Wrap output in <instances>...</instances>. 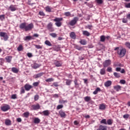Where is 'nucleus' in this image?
<instances>
[{
    "label": "nucleus",
    "mask_w": 130,
    "mask_h": 130,
    "mask_svg": "<svg viewBox=\"0 0 130 130\" xmlns=\"http://www.w3.org/2000/svg\"><path fill=\"white\" fill-rule=\"evenodd\" d=\"M120 83L121 84H125V80H121L120 81Z\"/></svg>",
    "instance_id": "61"
},
{
    "label": "nucleus",
    "mask_w": 130,
    "mask_h": 130,
    "mask_svg": "<svg viewBox=\"0 0 130 130\" xmlns=\"http://www.w3.org/2000/svg\"><path fill=\"white\" fill-rule=\"evenodd\" d=\"M53 81H54V79H53V78H48L45 80V81L47 83H50L51 82H53Z\"/></svg>",
    "instance_id": "32"
},
{
    "label": "nucleus",
    "mask_w": 130,
    "mask_h": 130,
    "mask_svg": "<svg viewBox=\"0 0 130 130\" xmlns=\"http://www.w3.org/2000/svg\"><path fill=\"white\" fill-rule=\"evenodd\" d=\"M101 91V89L100 88L98 87L95 89V90L93 92V94L94 95H96L98 93V92H100Z\"/></svg>",
    "instance_id": "23"
},
{
    "label": "nucleus",
    "mask_w": 130,
    "mask_h": 130,
    "mask_svg": "<svg viewBox=\"0 0 130 130\" xmlns=\"http://www.w3.org/2000/svg\"><path fill=\"white\" fill-rule=\"evenodd\" d=\"M45 10L46 12H48V13L51 12V8L49 6L46 7Z\"/></svg>",
    "instance_id": "31"
},
{
    "label": "nucleus",
    "mask_w": 130,
    "mask_h": 130,
    "mask_svg": "<svg viewBox=\"0 0 130 130\" xmlns=\"http://www.w3.org/2000/svg\"><path fill=\"white\" fill-rule=\"evenodd\" d=\"M32 85L34 87H37L39 85V82H34Z\"/></svg>",
    "instance_id": "49"
},
{
    "label": "nucleus",
    "mask_w": 130,
    "mask_h": 130,
    "mask_svg": "<svg viewBox=\"0 0 130 130\" xmlns=\"http://www.w3.org/2000/svg\"><path fill=\"white\" fill-rule=\"evenodd\" d=\"M39 15L40 16H45V14H44V12H43V11H40Z\"/></svg>",
    "instance_id": "59"
},
{
    "label": "nucleus",
    "mask_w": 130,
    "mask_h": 130,
    "mask_svg": "<svg viewBox=\"0 0 130 130\" xmlns=\"http://www.w3.org/2000/svg\"><path fill=\"white\" fill-rule=\"evenodd\" d=\"M79 21V18L75 17L73 18V20H72L70 22L69 24L70 26H75L76 24H77V22Z\"/></svg>",
    "instance_id": "5"
},
{
    "label": "nucleus",
    "mask_w": 130,
    "mask_h": 130,
    "mask_svg": "<svg viewBox=\"0 0 130 130\" xmlns=\"http://www.w3.org/2000/svg\"><path fill=\"white\" fill-rule=\"evenodd\" d=\"M62 108H63V105H59L56 107L57 110H59V109H61Z\"/></svg>",
    "instance_id": "41"
},
{
    "label": "nucleus",
    "mask_w": 130,
    "mask_h": 130,
    "mask_svg": "<svg viewBox=\"0 0 130 130\" xmlns=\"http://www.w3.org/2000/svg\"><path fill=\"white\" fill-rule=\"evenodd\" d=\"M32 88L33 86L29 84H26L24 85V89L26 91H30V90H31V89H32Z\"/></svg>",
    "instance_id": "10"
},
{
    "label": "nucleus",
    "mask_w": 130,
    "mask_h": 130,
    "mask_svg": "<svg viewBox=\"0 0 130 130\" xmlns=\"http://www.w3.org/2000/svg\"><path fill=\"white\" fill-rule=\"evenodd\" d=\"M79 42L82 45H86L87 44V42L85 40H82Z\"/></svg>",
    "instance_id": "38"
},
{
    "label": "nucleus",
    "mask_w": 130,
    "mask_h": 130,
    "mask_svg": "<svg viewBox=\"0 0 130 130\" xmlns=\"http://www.w3.org/2000/svg\"><path fill=\"white\" fill-rule=\"evenodd\" d=\"M70 36L72 39H76L77 37V36H76V34L74 31H72L70 34Z\"/></svg>",
    "instance_id": "17"
},
{
    "label": "nucleus",
    "mask_w": 130,
    "mask_h": 130,
    "mask_svg": "<svg viewBox=\"0 0 130 130\" xmlns=\"http://www.w3.org/2000/svg\"><path fill=\"white\" fill-rule=\"evenodd\" d=\"M27 55L28 57H32V56H33V55H32L31 53H27Z\"/></svg>",
    "instance_id": "60"
},
{
    "label": "nucleus",
    "mask_w": 130,
    "mask_h": 130,
    "mask_svg": "<svg viewBox=\"0 0 130 130\" xmlns=\"http://www.w3.org/2000/svg\"><path fill=\"white\" fill-rule=\"evenodd\" d=\"M53 86H54V87H58V82H55L53 83Z\"/></svg>",
    "instance_id": "57"
},
{
    "label": "nucleus",
    "mask_w": 130,
    "mask_h": 130,
    "mask_svg": "<svg viewBox=\"0 0 130 130\" xmlns=\"http://www.w3.org/2000/svg\"><path fill=\"white\" fill-rule=\"evenodd\" d=\"M114 90H116V91L118 92V91H120V90H121V86H120V85H116L114 86Z\"/></svg>",
    "instance_id": "20"
},
{
    "label": "nucleus",
    "mask_w": 130,
    "mask_h": 130,
    "mask_svg": "<svg viewBox=\"0 0 130 130\" xmlns=\"http://www.w3.org/2000/svg\"><path fill=\"white\" fill-rule=\"evenodd\" d=\"M17 122H21V121H22V119L21 118H17Z\"/></svg>",
    "instance_id": "62"
},
{
    "label": "nucleus",
    "mask_w": 130,
    "mask_h": 130,
    "mask_svg": "<svg viewBox=\"0 0 130 130\" xmlns=\"http://www.w3.org/2000/svg\"><path fill=\"white\" fill-rule=\"evenodd\" d=\"M85 28L87 29H89V30H92V28H93V26L92 25H87L85 26Z\"/></svg>",
    "instance_id": "42"
},
{
    "label": "nucleus",
    "mask_w": 130,
    "mask_h": 130,
    "mask_svg": "<svg viewBox=\"0 0 130 130\" xmlns=\"http://www.w3.org/2000/svg\"><path fill=\"white\" fill-rule=\"evenodd\" d=\"M63 19L62 17L58 18L56 17L55 19H53L54 22H56L55 25L57 27H60L61 26V21H62Z\"/></svg>",
    "instance_id": "3"
},
{
    "label": "nucleus",
    "mask_w": 130,
    "mask_h": 130,
    "mask_svg": "<svg viewBox=\"0 0 130 130\" xmlns=\"http://www.w3.org/2000/svg\"><path fill=\"white\" fill-rule=\"evenodd\" d=\"M125 7L127 8V9H130V3H127L126 5H125Z\"/></svg>",
    "instance_id": "58"
},
{
    "label": "nucleus",
    "mask_w": 130,
    "mask_h": 130,
    "mask_svg": "<svg viewBox=\"0 0 130 130\" xmlns=\"http://www.w3.org/2000/svg\"><path fill=\"white\" fill-rule=\"evenodd\" d=\"M11 71L13 73H14V74H18V73H19V70L15 67L12 68Z\"/></svg>",
    "instance_id": "21"
},
{
    "label": "nucleus",
    "mask_w": 130,
    "mask_h": 130,
    "mask_svg": "<svg viewBox=\"0 0 130 130\" xmlns=\"http://www.w3.org/2000/svg\"><path fill=\"white\" fill-rule=\"evenodd\" d=\"M107 72H109V73H111L112 72V68L111 67H108L107 69Z\"/></svg>",
    "instance_id": "55"
},
{
    "label": "nucleus",
    "mask_w": 130,
    "mask_h": 130,
    "mask_svg": "<svg viewBox=\"0 0 130 130\" xmlns=\"http://www.w3.org/2000/svg\"><path fill=\"white\" fill-rule=\"evenodd\" d=\"M25 93V88L22 87L20 89V94H24Z\"/></svg>",
    "instance_id": "45"
},
{
    "label": "nucleus",
    "mask_w": 130,
    "mask_h": 130,
    "mask_svg": "<svg viewBox=\"0 0 130 130\" xmlns=\"http://www.w3.org/2000/svg\"><path fill=\"white\" fill-rule=\"evenodd\" d=\"M9 9L11 12H15V11H16L17 9L14 5H11L10 6Z\"/></svg>",
    "instance_id": "25"
},
{
    "label": "nucleus",
    "mask_w": 130,
    "mask_h": 130,
    "mask_svg": "<svg viewBox=\"0 0 130 130\" xmlns=\"http://www.w3.org/2000/svg\"><path fill=\"white\" fill-rule=\"evenodd\" d=\"M120 70H121V68H116V72H120Z\"/></svg>",
    "instance_id": "64"
},
{
    "label": "nucleus",
    "mask_w": 130,
    "mask_h": 130,
    "mask_svg": "<svg viewBox=\"0 0 130 130\" xmlns=\"http://www.w3.org/2000/svg\"><path fill=\"white\" fill-rule=\"evenodd\" d=\"M59 114L60 117H62L63 118H65L66 116H67V114H66V112H64V111H63L62 110H60L59 111Z\"/></svg>",
    "instance_id": "11"
},
{
    "label": "nucleus",
    "mask_w": 130,
    "mask_h": 130,
    "mask_svg": "<svg viewBox=\"0 0 130 130\" xmlns=\"http://www.w3.org/2000/svg\"><path fill=\"white\" fill-rule=\"evenodd\" d=\"M104 68H107L111 64V60L108 59L106 60L103 63Z\"/></svg>",
    "instance_id": "6"
},
{
    "label": "nucleus",
    "mask_w": 130,
    "mask_h": 130,
    "mask_svg": "<svg viewBox=\"0 0 130 130\" xmlns=\"http://www.w3.org/2000/svg\"><path fill=\"white\" fill-rule=\"evenodd\" d=\"M100 123L104 124H107V121L106 119H103L100 121Z\"/></svg>",
    "instance_id": "40"
},
{
    "label": "nucleus",
    "mask_w": 130,
    "mask_h": 130,
    "mask_svg": "<svg viewBox=\"0 0 130 130\" xmlns=\"http://www.w3.org/2000/svg\"><path fill=\"white\" fill-rule=\"evenodd\" d=\"M114 76L116 78H120V75L116 72L114 73Z\"/></svg>",
    "instance_id": "43"
},
{
    "label": "nucleus",
    "mask_w": 130,
    "mask_h": 130,
    "mask_svg": "<svg viewBox=\"0 0 130 130\" xmlns=\"http://www.w3.org/2000/svg\"><path fill=\"white\" fill-rule=\"evenodd\" d=\"M31 108L32 110H39V109H40V105L39 104L33 105L31 106Z\"/></svg>",
    "instance_id": "9"
},
{
    "label": "nucleus",
    "mask_w": 130,
    "mask_h": 130,
    "mask_svg": "<svg viewBox=\"0 0 130 130\" xmlns=\"http://www.w3.org/2000/svg\"><path fill=\"white\" fill-rule=\"evenodd\" d=\"M0 37L3 38L4 41H7L8 39H9V36L8 35V34L3 31L0 32Z\"/></svg>",
    "instance_id": "4"
},
{
    "label": "nucleus",
    "mask_w": 130,
    "mask_h": 130,
    "mask_svg": "<svg viewBox=\"0 0 130 130\" xmlns=\"http://www.w3.org/2000/svg\"><path fill=\"white\" fill-rule=\"evenodd\" d=\"M112 84V82L110 80H108L105 82L104 85L106 87H110Z\"/></svg>",
    "instance_id": "15"
},
{
    "label": "nucleus",
    "mask_w": 130,
    "mask_h": 130,
    "mask_svg": "<svg viewBox=\"0 0 130 130\" xmlns=\"http://www.w3.org/2000/svg\"><path fill=\"white\" fill-rule=\"evenodd\" d=\"M10 107L9 105H5L4 106L1 107V110L4 111V112H6V111H8L9 110Z\"/></svg>",
    "instance_id": "7"
},
{
    "label": "nucleus",
    "mask_w": 130,
    "mask_h": 130,
    "mask_svg": "<svg viewBox=\"0 0 130 130\" xmlns=\"http://www.w3.org/2000/svg\"><path fill=\"white\" fill-rule=\"evenodd\" d=\"M52 23L50 22L47 25V29L50 31V32H54V28L52 27Z\"/></svg>",
    "instance_id": "8"
},
{
    "label": "nucleus",
    "mask_w": 130,
    "mask_h": 130,
    "mask_svg": "<svg viewBox=\"0 0 130 130\" xmlns=\"http://www.w3.org/2000/svg\"><path fill=\"white\" fill-rule=\"evenodd\" d=\"M97 130H107V128L105 126L102 125H100L99 127Z\"/></svg>",
    "instance_id": "24"
},
{
    "label": "nucleus",
    "mask_w": 130,
    "mask_h": 130,
    "mask_svg": "<svg viewBox=\"0 0 130 130\" xmlns=\"http://www.w3.org/2000/svg\"><path fill=\"white\" fill-rule=\"evenodd\" d=\"M34 122V123H39V122H40V119L39 118H35Z\"/></svg>",
    "instance_id": "36"
},
{
    "label": "nucleus",
    "mask_w": 130,
    "mask_h": 130,
    "mask_svg": "<svg viewBox=\"0 0 130 130\" xmlns=\"http://www.w3.org/2000/svg\"><path fill=\"white\" fill-rule=\"evenodd\" d=\"M64 15L66 16V17H70L71 16V12H67L64 13Z\"/></svg>",
    "instance_id": "47"
},
{
    "label": "nucleus",
    "mask_w": 130,
    "mask_h": 130,
    "mask_svg": "<svg viewBox=\"0 0 130 130\" xmlns=\"http://www.w3.org/2000/svg\"><path fill=\"white\" fill-rule=\"evenodd\" d=\"M54 64H55V67H61V64H62V62L60 61H55L54 62Z\"/></svg>",
    "instance_id": "12"
},
{
    "label": "nucleus",
    "mask_w": 130,
    "mask_h": 130,
    "mask_svg": "<svg viewBox=\"0 0 130 130\" xmlns=\"http://www.w3.org/2000/svg\"><path fill=\"white\" fill-rule=\"evenodd\" d=\"M66 85L67 86H71V84H72V80L70 79H66Z\"/></svg>",
    "instance_id": "34"
},
{
    "label": "nucleus",
    "mask_w": 130,
    "mask_h": 130,
    "mask_svg": "<svg viewBox=\"0 0 130 130\" xmlns=\"http://www.w3.org/2000/svg\"><path fill=\"white\" fill-rule=\"evenodd\" d=\"M29 115H30V113H29V112H26L23 113V116L26 118H28L29 117Z\"/></svg>",
    "instance_id": "35"
},
{
    "label": "nucleus",
    "mask_w": 130,
    "mask_h": 130,
    "mask_svg": "<svg viewBox=\"0 0 130 130\" xmlns=\"http://www.w3.org/2000/svg\"><path fill=\"white\" fill-rule=\"evenodd\" d=\"M6 60L7 61V62H11L12 61V56H8L6 57Z\"/></svg>",
    "instance_id": "30"
},
{
    "label": "nucleus",
    "mask_w": 130,
    "mask_h": 130,
    "mask_svg": "<svg viewBox=\"0 0 130 130\" xmlns=\"http://www.w3.org/2000/svg\"><path fill=\"white\" fill-rule=\"evenodd\" d=\"M95 2L97 4H101L103 3V0H95Z\"/></svg>",
    "instance_id": "56"
},
{
    "label": "nucleus",
    "mask_w": 130,
    "mask_h": 130,
    "mask_svg": "<svg viewBox=\"0 0 130 130\" xmlns=\"http://www.w3.org/2000/svg\"><path fill=\"white\" fill-rule=\"evenodd\" d=\"M50 36L53 37V38H55V37L57 36L56 34L55 33L50 34Z\"/></svg>",
    "instance_id": "50"
},
{
    "label": "nucleus",
    "mask_w": 130,
    "mask_h": 130,
    "mask_svg": "<svg viewBox=\"0 0 130 130\" xmlns=\"http://www.w3.org/2000/svg\"><path fill=\"white\" fill-rule=\"evenodd\" d=\"M113 123V120L109 119L107 121V124L108 125H111Z\"/></svg>",
    "instance_id": "26"
},
{
    "label": "nucleus",
    "mask_w": 130,
    "mask_h": 130,
    "mask_svg": "<svg viewBox=\"0 0 130 130\" xmlns=\"http://www.w3.org/2000/svg\"><path fill=\"white\" fill-rule=\"evenodd\" d=\"M45 44L46 45H47V46H52V44H51V43L48 40H46L45 41Z\"/></svg>",
    "instance_id": "29"
},
{
    "label": "nucleus",
    "mask_w": 130,
    "mask_h": 130,
    "mask_svg": "<svg viewBox=\"0 0 130 130\" xmlns=\"http://www.w3.org/2000/svg\"><path fill=\"white\" fill-rule=\"evenodd\" d=\"M11 99H17V94H12L11 96Z\"/></svg>",
    "instance_id": "53"
},
{
    "label": "nucleus",
    "mask_w": 130,
    "mask_h": 130,
    "mask_svg": "<svg viewBox=\"0 0 130 130\" xmlns=\"http://www.w3.org/2000/svg\"><path fill=\"white\" fill-rule=\"evenodd\" d=\"M123 118H124L125 119H127V118H128V117H129V115L128 114H125L123 116Z\"/></svg>",
    "instance_id": "52"
},
{
    "label": "nucleus",
    "mask_w": 130,
    "mask_h": 130,
    "mask_svg": "<svg viewBox=\"0 0 130 130\" xmlns=\"http://www.w3.org/2000/svg\"><path fill=\"white\" fill-rule=\"evenodd\" d=\"M44 74V73L41 72L40 73H38V74L34 75V78L35 79H37L38 78H40V77H42V76Z\"/></svg>",
    "instance_id": "16"
},
{
    "label": "nucleus",
    "mask_w": 130,
    "mask_h": 130,
    "mask_svg": "<svg viewBox=\"0 0 130 130\" xmlns=\"http://www.w3.org/2000/svg\"><path fill=\"white\" fill-rule=\"evenodd\" d=\"M35 46L37 49H41L42 48V46L39 45H35Z\"/></svg>",
    "instance_id": "44"
},
{
    "label": "nucleus",
    "mask_w": 130,
    "mask_h": 130,
    "mask_svg": "<svg viewBox=\"0 0 130 130\" xmlns=\"http://www.w3.org/2000/svg\"><path fill=\"white\" fill-rule=\"evenodd\" d=\"M23 45H19V46L17 48L18 51H22L23 50Z\"/></svg>",
    "instance_id": "37"
},
{
    "label": "nucleus",
    "mask_w": 130,
    "mask_h": 130,
    "mask_svg": "<svg viewBox=\"0 0 130 130\" xmlns=\"http://www.w3.org/2000/svg\"><path fill=\"white\" fill-rule=\"evenodd\" d=\"M41 66V65L37 63H35L34 64L31 65V67L32 68V69H38V68H40V67Z\"/></svg>",
    "instance_id": "18"
},
{
    "label": "nucleus",
    "mask_w": 130,
    "mask_h": 130,
    "mask_svg": "<svg viewBox=\"0 0 130 130\" xmlns=\"http://www.w3.org/2000/svg\"><path fill=\"white\" fill-rule=\"evenodd\" d=\"M82 34L83 35H84V36H90V32H89L87 30H83L82 31Z\"/></svg>",
    "instance_id": "22"
},
{
    "label": "nucleus",
    "mask_w": 130,
    "mask_h": 130,
    "mask_svg": "<svg viewBox=\"0 0 130 130\" xmlns=\"http://www.w3.org/2000/svg\"><path fill=\"white\" fill-rule=\"evenodd\" d=\"M106 40L105 36L103 35L100 37V41L101 42H105Z\"/></svg>",
    "instance_id": "28"
},
{
    "label": "nucleus",
    "mask_w": 130,
    "mask_h": 130,
    "mask_svg": "<svg viewBox=\"0 0 130 130\" xmlns=\"http://www.w3.org/2000/svg\"><path fill=\"white\" fill-rule=\"evenodd\" d=\"M100 74L102 75H105L106 74V71L105 70V68H103L101 69Z\"/></svg>",
    "instance_id": "27"
},
{
    "label": "nucleus",
    "mask_w": 130,
    "mask_h": 130,
    "mask_svg": "<svg viewBox=\"0 0 130 130\" xmlns=\"http://www.w3.org/2000/svg\"><path fill=\"white\" fill-rule=\"evenodd\" d=\"M126 53V49L125 48H121L117 51V54L119 55V57H123Z\"/></svg>",
    "instance_id": "2"
},
{
    "label": "nucleus",
    "mask_w": 130,
    "mask_h": 130,
    "mask_svg": "<svg viewBox=\"0 0 130 130\" xmlns=\"http://www.w3.org/2000/svg\"><path fill=\"white\" fill-rule=\"evenodd\" d=\"M125 46L127 47L128 48L130 49V43L128 42H127L125 43Z\"/></svg>",
    "instance_id": "51"
},
{
    "label": "nucleus",
    "mask_w": 130,
    "mask_h": 130,
    "mask_svg": "<svg viewBox=\"0 0 130 130\" xmlns=\"http://www.w3.org/2000/svg\"><path fill=\"white\" fill-rule=\"evenodd\" d=\"M59 103L60 104H64V103H68V101L67 100H61L59 101Z\"/></svg>",
    "instance_id": "46"
},
{
    "label": "nucleus",
    "mask_w": 130,
    "mask_h": 130,
    "mask_svg": "<svg viewBox=\"0 0 130 130\" xmlns=\"http://www.w3.org/2000/svg\"><path fill=\"white\" fill-rule=\"evenodd\" d=\"M122 22H123V23H127V19L124 18L122 20Z\"/></svg>",
    "instance_id": "63"
},
{
    "label": "nucleus",
    "mask_w": 130,
    "mask_h": 130,
    "mask_svg": "<svg viewBox=\"0 0 130 130\" xmlns=\"http://www.w3.org/2000/svg\"><path fill=\"white\" fill-rule=\"evenodd\" d=\"M91 100V97L90 96H85L84 98V101L86 102H89V101H90Z\"/></svg>",
    "instance_id": "39"
},
{
    "label": "nucleus",
    "mask_w": 130,
    "mask_h": 130,
    "mask_svg": "<svg viewBox=\"0 0 130 130\" xmlns=\"http://www.w3.org/2000/svg\"><path fill=\"white\" fill-rule=\"evenodd\" d=\"M19 28L22 30H25L27 32V31H31L34 28V25L32 23L27 25L26 22H23L20 24Z\"/></svg>",
    "instance_id": "1"
},
{
    "label": "nucleus",
    "mask_w": 130,
    "mask_h": 130,
    "mask_svg": "<svg viewBox=\"0 0 130 130\" xmlns=\"http://www.w3.org/2000/svg\"><path fill=\"white\" fill-rule=\"evenodd\" d=\"M33 39V37H31V36H27L23 38L24 41H29V40H32Z\"/></svg>",
    "instance_id": "14"
},
{
    "label": "nucleus",
    "mask_w": 130,
    "mask_h": 130,
    "mask_svg": "<svg viewBox=\"0 0 130 130\" xmlns=\"http://www.w3.org/2000/svg\"><path fill=\"white\" fill-rule=\"evenodd\" d=\"M0 20H1V21L5 20V15H0Z\"/></svg>",
    "instance_id": "54"
},
{
    "label": "nucleus",
    "mask_w": 130,
    "mask_h": 130,
    "mask_svg": "<svg viewBox=\"0 0 130 130\" xmlns=\"http://www.w3.org/2000/svg\"><path fill=\"white\" fill-rule=\"evenodd\" d=\"M5 124H6V125H11L12 121H11V120H10L9 119H6L5 120Z\"/></svg>",
    "instance_id": "19"
},
{
    "label": "nucleus",
    "mask_w": 130,
    "mask_h": 130,
    "mask_svg": "<svg viewBox=\"0 0 130 130\" xmlns=\"http://www.w3.org/2000/svg\"><path fill=\"white\" fill-rule=\"evenodd\" d=\"M99 108L101 110H104L106 108V107H105V105L103 104L100 105Z\"/></svg>",
    "instance_id": "33"
},
{
    "label": "nucleus",
    "mask_w": 130,
    "mask_h": 130,
    "mask_svg": "<svg viewBox=\"0 0 130 130\" xmlns=\"http://www.w3.org/2000/svg\"><path fill=\"white\" fill-rule=\"evenodd\" d=\"M42 113L44 116H48L49 114H50V111L48 110H46L43 111Z\"/></svg>",
    "instance_id": "13"
},
{
    "label": "nucleus",
    "mask_w": 130,
    "mask_h": 130,
    "mask_svg": "<svg viewBox=\"0 0 130 130\" xmlns=\"http://www.w3.org/2000/svg\"><path fill=\"white\" fill-rule=\"evenodd\" d=\"M38 99H39V95L38 94H36V95H35L34 96L35 101H37Z\"/></svg>",
    "instance_id": "48"
}]
</instances>
